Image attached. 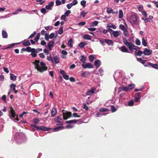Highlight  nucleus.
I'll use <instances>...</instances> for the list:
<instances>
[{
  "label": "nucleus",
  "mask_w": 158,
  "mask_h": 158,
  "mask_svg": "<svg viewBox=\"0 0 158 158\" xmlns=\"http://www.w3.org/2000/svg\"><path fill=\"white\" fill-rule=\"evenodd\" d=\"M40 37V33H38L37 35L35 37V38L34 39V40L36 42H37L38 41Z\"/></svg>",
  "instance_id": "obj_42"
},
{
  "label": "nucleus",
  "mask_w": 158,
  "mask_h": 158,
  "mask_svg": "<svg viewBox=\"0 0 158 158\" xmlns=\"http://www.w3.org/2000/svg\"><path fill=\"white\" fill-rule=\"evenodd\" d=\"M137 60L138 61L140 62L143 64L145 62L147 61V60H143L141 58H137Z\"/></svg>",
  "instance_id": "obj_37"
},
{
  "label": "nucleus",
  "mask_w": 158,
  "mask_h": 158,
  "mask_svg": "<svg viewBox=\"0 0 158 158\" xmlns=\"http://www.w3.org/2000/svg\"><path fill=\"white\" fill-rule=\"evenodd\" d=\"M96 90V89L94 87H92L90 90H88L87 92V94L88 95H90L94 93Z\"/></svg>",
  "instance_id": "obj_17"
},
{
  "label": "nucleus",
  "mask_w": 158,
  "mask_h": 158,
  "mask_svg": "<svg viewBox=\"0 0 158 158\" xmlns=\"http://www.w3.org/2000/svg\"><path fill=\"white\" fill-rule=\"evenodd\" d=\"M57 113L56 109V108L53 107L51 111V116H53L56 115Z\"/></svg>",
  "instance_id": "obj_23"
},
{
  "label": "nucleus",
  "mask_w": 158,
  "mask_h": 158,
  "mask_svg": "<svg viewBox=\"0 0 158 158\" xmlns=\"http://www.w3.org/2000/svg\"><path fill=\"white\" fill-rule=\"evenodd\" d=\"M45 0H36V2H39L40 5H42L45 2Z\"/></svg>",
  "instance_id": "obj_55"
},
{
  "label": "nucleus",
  "mask_w": 158,
  "mask_h": 158,
  "mask_svg": "<svg viewBox=\"0 0 158 158\" xmlns=\"http://www.w3.org/2000/svg\"><path fill=\"white\" fill-rule=\"evenodd\" d=\"M129 90L133 89L135 87V85L134 84H131L128 85Z\"/></svg>",
  "instance_id": "obj_50"
},
{
  "label": "nucleus",
  "mask_w": 158,
  "mask_h": 158,
  "mask_svg": "<svg viewBox=\"0 0 158 158\" xmlns=\"http://www.w3.org/2000/svg\"><path fill=\"white\" fill-rule=\"evenodd\" d=\"M82 107L83 109L85 110H87L88 109V106L85 104L84 103L83 104Z\"/></svg>",
  "instance_id": "obj_63"
},
{
  "label": "nucleus",
  "mask_w": 158,
  "mask_h": 158,
  "mask_svg": "<svg viewBox=\"0 0 158 158\" xmlns=\"http://www.w3.org/2000/svg\"><path fill=\"white\" fill-rule=\"evenodd\" d=\"M123 43L128 47L129 50L132 52L133 50H137L139 48V47L135 45L131 42H128L127 39L125 38H123Z\"/></svg>",
  "instance_id": "obj_2"
},
{
  "label": "nucleus",
  "mask_w": 158,
  "mask_h": 158,
  "mask_svg": "<svg viewBox=\"0 0 158 158\" xmlns=\"http://www.w3.org/2000/svg\"><path fill=\"white\" fill-rule=\"evenodd\" d=\"M45 28L47 31L48 30H51L53 29V27L52 26H49L47 27H45Z\"/></svg>",
  "instance_id": "obj_47"
},
{
  "label": "nucleus",
  "mask_w": 158,
  "mask_h": 158,
  "mask_svg": "<svg viewBox=\"0 0 158 158\" xmlns=\"http://www.w3.org/2000/svg\"><path fill=\"white\" fill-rule=\"evenodd\" d=\"M20 43H21V42L17 43H12L11 44H9L7 47H2V49H3V50H4V49H6L10 48L14 46L15 45L19 44Z\"/></svg>",
  "instance_id": "obj_14"
},
{
  "label": "nucleus",
  "mask_w": 158,
  "mask_h": 158,
  "mask_svg": "<svg viewBox=\"0 0 158 158\" xmlns=\"http://www.w3.org/2000/svg\"><path fill=\"white\" fill-rule=\"evenodd\" d=\"M82 66L84 69L87 68L91 69L94 68L93 66L89 63H86V62H84L82 64Z\"/></svg>",
  "instance_id": "obj_11"
},
{
  "label": "nucleus",
  "mask_w": 158,
  "mask_h": 158,
  "mask_svg": "<svg viewBox=\"0 0 158 158\" xmlns=\"http://www.w3.org/2000/svg\"><path fill=\"white\" fill-rule=\"evenodd\" d=\"M10 78L11 80L15 81L17 79V77L13 74H10Z\"/></svg>",
  "instance_id": "obj_32"
},
{
  "label": "nucleus",
  "mask_w": 158,
  "mask_h": 158,
  "mask_svg": "<svg viewBox=\"0 0 158 158\" xmlns=\"http://www.w3.org/2000/svg\"><path fill=\"white\" fill-rule=\"evenodd\" d=\"M31 55L33 57H35L37 56V55L36 54V52H35V48H34L32 49V50L31 52Z\"/></svg>",
  "instance_id": "obj_24"
},
{
  "label": "nucleus",
  "mask_w": 158,
  "mask_h": 158,
  "mask_svg": "<svg viewBox=\"0 0 158 158\" xmlns=\"http://www.w3.org/2000/svg\"><path fill=\"white\" fill-rule=\"evenodd\" d=\"M142 44L144 46H146L147 44V43L146 42L145 40L143 38L142 39Z\"/></svg>",
  "instance_id": "obj_52"
},
{
  "label": "nucleus",
  "mask_w": 158,
  "mask_h": 158,
  "mask_svg": "<svg viewBox=\"0 0 158 158\" xmlns=\"http://www.w3.org/2000/svg\"><path fill=\"white\" fill-rule=\"evenodd\" d=\"M123 16V11L121 10H120L119 11L118 17L119 18H122Z\"/></svg>",
  "instance_id": "obj_36"
},
{
  "label": "nucleus",
  "mask_w": 158,
  "mask_h": 158,
  "mask_svg": "<svg viewBox=\"0 0 158 158\" xmlns=\"http://www.w3.org/2000/svg\"><path fill=\"white\" fill-rule=\"evenodd\" d=\"M73 43V40L70 38L69 39V40L68 42V46L70 47H73V45L72 44Z\"/></svg>",
  "instance_id": "obj_33"
},
{
  "label": "nucleus",
  "mask_w": 158,
  "mask_h": 158,
  "mask_svg": "<svg viewBox=\"0 0 158 158\" xmlns=\"http://www.w3.org/2000/svg\"><path fill=\"white\" fill-rule=\"evenodd\" d=\"M108 110V109L104 108H101L99 110V111L101 112H106Z\"/></svg>",
  "instance_id": "obj_43"
},
{
  "label": "nucleus",
  "mask_w": 158,
  "mask_h": 158,
  "mask_svg": "<svg viewBox=\"0 0 158 158\" xmlns=\"http://www.w3.org/2000/svg\"><path fill=\"white\" fill-rule=\"evenodd\" d=\"M120 91H128L129 90L128 87V86H122L121 88H119Z\"/></svg>",
  "instance_id": "obj_21"
},
{
  "label": "nucleus",
  "mask_w": 158,
  "mask_h": 158,
  "mask_svg": "<svg viewBox=\"0 0 158 158\" xmlns=\"http://www.w3.org/2000/svg\"><path fill=\"white\" fill-rule=\"evenodd\" d=\"M33 122L34 123L37 124L39 122L40 120L38 118H35L33 119Z\"/></svg>",
  "instance_id": "obj_60"
},
{
  "label": "nucleus",
  "mask_w": 158,
  "mask_h": 158,
  "mask_svg": "<svg viewBox=\"0 0 158 158\" xmlns=\"http://www.w3.org/2000/svg\"><path fill=\"white\" fill-rule=\"evenodd\" d=\"M86 24V23L85 22H82L78 23V25L80 26H83L85 25Z\"/></svg>",
  "instance_id": "obj_62"
},
{
  "label": "nucleus",
  "mask_w": 158,
  "mask_h": 158,
  "mask_svg": "<svg viewBox=\"0 0 158 158\" xmlns=\"http://www.w3.org/2000/svg\"><path fill=\"white\" fill-rule=\"evenodd\" d=\"M141 94V93L138 92L135 94V102H137L140 99V95Z\"/></svg>",
  "instance_id": "obj_15"
},
{
  "label": "nucleus",
  "mask_w": 158,
  "mask_h": 158,
  "mask_svg": "<svg viewBox=\"0 0 158 158\" xmlns=\"http://www.w3.org/2000/svg\"><path fill=\"white\" fill-rule=\"evenodd\" d=\"M63 127H61L59 126L55 128H54L52 129L53 131H58L60 130L61 128H62Z\"/></svg>",
  "instance_id": "obj_41"
},
{
  "label": "nucleus",
  "mask_w": 158,
  "mask_h": 158,
  "mask_svg": "<svg viewBox=\"0 0 158 158\" xmlns=\"http://www.w3.org/2000/svg\"><path fill=\"white\" fill-rule=\"evenodd\" d=\"M83 38L87 40H91V36L87 34H85L84 35Z\"/></svg>",
  "instance_id": "obj_31"
},
{
  "label": "nucleus",
  "mask_w": 158,
  "mask_h": 158,
  "mask_svg": "<svg viewBox=\"0 0 158 158\" xmlns=\"http://www.w3.org/2000/svg\"><path fill=\"white\" fill-rule=\"evenodd\" d=\"M101 61L98 59L96 60L94 63V64L96 68L99 67L101 65Z\"/></svg>",
  "instance_id": "obj_18"
},
{
  "label": "nucleus",
  "mask_w": 158,
  "mask_h": 158,
  "mask_svg": "<svg viewBox=\"0 0 158 158\" xmlns=\"http://www.w3.org/2000/svg\"><path fill=\"white\" fill-rule=\"evenodd\" d=\"M63 27H61L58 30V34L60 35L61 34L63 33Z\"/></svg>",
  "instance_id": "obj_49"
},
{
  "label": "nucleus",
  "mask_w": 158,
  "mask_h": 158,
  "mask_svg": "<svg viewBox=\"0 0 158 158\" xmlns=\"http://www.w3.org/2000/svg\"><path fill=\"white\" fill-rule=\"evenodd\" d=\"M53 62H55L56 64H58L60 62L59 58L57 56H55L53 57Z\"/></svg>",
  "instance_id": "obj_20"
},
{
  "label": "nucleus",
  "mask_w": 158,
  "mask_h": 158,
  "mask_svg": "<svg viewBox=\"0 0 158 158\" xmlns=\"http://www.w3.org/2000/svg\"><path fill=\"white\" fill-rule=\"evenodd\" d=\"M129 22L133 27L139 25V23L137 20V17L135 15H132L130 16Z\"/></svg>",
  "instance_id": "obj_3"
},
{
  "label": "nucleus",
  "mask_w": 158,
  "mask_h": 158,
  "mask_svg": "<svg viewBox=\"0 0 158 158\" xmlns=\"http://www.w3.org/2000/svg\"><path fill=\"white\" fill-rule=\"evenodd\" d=\"M152 51L151 50L148 49L147 48H145L144 49L143 53L145 55L149 56L152 54Z\"/></svg>",
  "instance_id": "obj_12"
},
{
  "label": "nucleus",
  "mask_w": 158,
  "mask_h": 158,
  "mask_svg": "<svg viewBox=\"0 0 158 158\" xmlns=\"http://www.w3.org/2000/svg\"><path fill=\"white\" fill-rule=\"evenodd\" d=\"M119 49L122 52H128L129 51L128 50L127 48L125 46H123L121 47L120 48H119Z\"/></svg>",
  "instance_id": "obj_19"
},
{
  "label": "nucleus",
  "mask_w": 158,
  "mask_h": 158,
  "mask_svg": "<svg viewBox=\"0 0 158 158\" xmlns=\"http://www.w3.org/2000/svg\"><path fill=\"white\" fill-rule=\"evenodd\" d=\"M124 35L126 37L128 36L129 34L128 31L127 29H126L124 31Z\"/></svg>",
  "instance_id": "obj_57"
},
{
  "label": "nucleus",
  "mask_w": 158,
  "mask_h": 158,
  "mask_svg": "<svg viewBox=\"0 0 158 158\" xmlns=\"http://www.w3.org/2000/svg\"><path fill=\"white\" fill-rule=\"evenodd\" d=\"M34 48H31L30 47H27L26 48V51L29 52H31Z\"/></svg>",
  "instance_id": "obj_59"
},
{
  "label": "nucleus",
  "mask_w": 158,
  "mask_h": 158,
  "mask_svg": "<svg viewBox=\"0 0 158 158\" xmlns=\"http://www.w3.org/2000/svg\"><path fill=\"white\" fill-rule=\"evenodd\" d=\"M14 138L18 144H20L25 141V137L23 134L21 133H17L15 136Z\"/></svg>",
  "instance_id": "obj_4"
},
{
  "label": "nucleus",
  "mask_w": 158,
  "mask_h": 158,
  "mask_svg": "<svg viewBox=\"0 0 158 158\" xmlns=\"http://www.w3.org/2000/svg\"><path fill=\"white\" fill-rule=\"evenodd\" d=\"M10 115H9L10 119H12L13 118H15L16 116V113L13 108L11 107L10 110Z\"/></svg>",
  "instance_id": "obj_10"
},
{
  "label": "nucleus",
  "mask_w": 158,
  "mask_h": 158,
  "mask_svg": "<svg viewBox=\"0 0 158 158\" xmlns=\"http://www.w3.org/2000/svg\"><path fill=\"white\" fill-rule=\"evenodd\" d=\"M54 43V42L53 41L49 42L48 44V47H53Z\"/></svg>",
  "instance_id": "obj_38"
},
{
  "label": "nucleus",
  "mask_w": 158,
  "mask_h": 158,
  "mask_svg": "<svg viewBox=\"0 0 158 158\" xmlns=\"http://www.w3.org/2000/svg\"><path fill=\"white\" fill-rule=\"evenodd\" d=\"M105 42L109 46L113 44V41L111 40L106 39L105 40Z\"/></svg>",
  "instance_id": "obj_26"
},
{
  "label": "nucleus",
  "mask_w": 158,
  "mask_h": 158,
  "mask_svg": "<svg viewBox=\"0 0 158 158\" xmlns=\"http://www.w3.org/2000/svg\"><path fill=\"white\" fill-rule=\"evenodd\" d=\"M34 63L35 68L41 73H43L47 69L45 64L43 62H40L39 60H35Z\"/></svg>",
  "instance_id": "obj_1"
},
{
  "label": "nucleus",
  "mask_w": 158,
  "mask_h": 158,
  "mask_svg": "<svg viewBox=\"0 0 158 158\" xmlns=\"http://www.w3.org/2000/svg\"><path fill=\"white\" fill-rule=\"evenodd\" d=\"M106 11L108 14H110L112 13L113 14H114V11L110 7H109L107 8Z\"/></svg>",
  "instance_id": "obj_22"
},
{
  "label": "nucleus",
  "mask_w": 158,
  "mask_h": 158,
  "mask_svg": "<svg viewBox=\"0 0 158 158\" xmlns=\"http://www.w3.org/2000/svg\"><path fill=\"white\" fill-rule=\"evenodd\" d=\"M23 45L25 46H28L30 45V43L29 41L23 42Z\"/></svg>",
  "instance_id": "obj_53"
},
{
  "label": "nucleus",
  "mask_w": 158,
  "mask_h": 158,
  "mask_svg": "<svg viewBox=\"0 0 158 158\" xmlns=\"http://www.w3.org/2000/svg\"><path fill=\"white\" fill-rule=\"evenodd\" d=\"M96 56L94 55H90L89 56V61L91 62L93 61L94 59L96 58Z\"/></svg>",
  "instance_id": "obj_27"
},
{
  "label": "nucleus",
  "mask_w": 158,
  "mask_h": 158,
  "mask_svg": "<svg viewBox=\"0 0 158 158\" xmlns=\"http://www.w3.org/2000/svg\"><path fill=\"white\" fill-rule=\"evenodd\" d=\"M87 13V12H85V11L83 10L81 12L80 15L83 17H84Z\"/></svg>",
  "instance_id": "obj_46"
},
{
  "label": "nucleus",
  "mask_w": 158,
  "mask_h": 158,
  "mask_svg": "<svg viewBox=\"0 0 158 158\" xmlns=\"http://www.w3.org/2000/svg\"><path fill=\"white\" fill-rule=\"evenodd\" d=\"M135 43L136 44L138 45H140L141 43L139 40L138 39H136L135 40Z\"/></svg>",
  "instance_id": "obj_58"
},
{
  "label": "nucleus",
  "mask_w": 158,
  "mask_h": 158,
  "mask_svg": "<svg viewBox=\"0 0 158 158\" xmlns=\"http://www.w3.org/2000/svg\"><path fill=\"white\" fill-rule=\"evenodd\" d=\"M31 126L32 127L35 128L38 131L43 130L44 131H48L52 129L51 128L46 127L44 126L39 127L35 124H32L31 125Z\"/></svg>",
  "instance_id": "obj_6"
},
{
  "label": "nucleus",
  "mask_w": 158,
  "mask_h": 158,
  "mask_svg": "<svg viewBox=\"0 0 158 158\" xmlns=\"http://www.w3.org/2000/svg\"><path fill=\"white\" fill-rule=\"evenodd\" d=\"M86 3V1L85 0H82L81 2V4L83 7H85Z\"/></svg>",
  "instance_id": "obj_44"
},
{
  "label": "nucleus",
  "mask_w": 158,
  "mask_h": 158,
  "mask_svg": "<svg viewBox=\"0 0 158 158\" xmlns=\"http://www.w3.org/2000/svg\"><path fill=\"white\" fill-rule=\"evenodd\" d=\"M90 74V73L88 71H82L81 72V76L83 77H86Z\"/></svg>",
  "instance_id": "obj_16"
},
{
  "label": "nucleus",
  "mask_w": 158,
  "mask_h": 158,
  "mask_svg": "<svg viewBox=\"0 0 158 158\" xmlns=\"http://www.w3.org/2000/svg\"><path fill=\"white\" fill-rule=\"evenodd\" d=\"M71 12L70 10H67L64 13V15L66 16H68L71 13Z\"/></svg>",
  "instance_id": "obj_64"
},
{
  "label": "nucleus",
  "mask_w": 158,
  "mask_h": 158,
  "mask_svg": "<svg viewBox=\"0 0 158 158\" xmlns=\"http://www.w3.org/2000/svg\"><path fill=\"white\" fill-rule=\"evenodd\" d=\"M98 71L99 72V73H98V75L100 76V75H103L102 73L103 72V70L101 68L100 69L98 70Z\"/></svg>",
  "instance_id": "obj_56"
},
{
  "label": "nucleus",
  "mask_w": 158,
  "mask_h": 158,
  "mask_svg": "<svg viewBox=\"0 0 158 158\" xmlns=\"http://www.w3.org/2000/svg\"><path fill=\"white\" fill-rule=\"evenodd\" d=\"M61 19L65 21L66 20V16L64 14L62 15L61 16Z\"/></svg>",
  "instance_id": "obj_61"
},
{
  "label": "nucleus",
  "mask_w": 158,
  "mask_h": 158,
  "mask_svg": "<svg viewBox=\"0 0 158 158\" xmlns=\"http://www.w3.org/2000/svg\"><path fill=\"white\" fill-rule=\"evenodd\" d=\"M2 37L3 38H6L8 36V35L6 32L5 31L3 30L2 31Z\"/></svg>",
  "instance_id": "obj_28"
},
{
  "label": "nucleus",
  "mask_w": 158,
  "mask_h": 158,
  "mask_svg": "<svg viewBox=\"0 0 158 158\" xmlns=\"http://www.w3.org/2000/svg\"><path fill=\"white\" fill-rule=\"evenodd\" d=\"M54 120L56 125L62 126L63 125L64 119L61 115L56 117Z\"/></svg>",
  "instance_id": "obj_5"
},
{
  "label": "nucleus",
  "mask_w": 158,
  "mask_h": 158,
  "mask_svg": "<svg viewBox=\"0 0 158 158\" xmlns=\"http://www.w3.org/2000/svg\"><path fill=\"white\" fill-rule=\"evenodd\" d=\"M111 110L112 112H114L117 110V109L114 106H111Z\"/></svg>",
  "instance_id": "obj_45"
},
{
  "label": "nucleus",
  "mask_w": 158,
  "mask_h": 158,
  "mask_svg": "<svg viewBox=\"0 0 158 158\" xmlns=\"http://www.w3.org/2000/svg\"><path fill=\"white\" fill-rule=\"evenodd\" d=\"M109 31L113 32L112 34L114 37H117L121 34V32L120 31H114L110 28H109Z\"/></svg>",
  "instance_id": "obj_9"
},
{
  "label": "nucleus",
  "mask_w": 158,
  "mask_h": 158,
  "mask_svg": "<svg viewBox=\"0 0 158 158\" xmlns=\"http://www.w3.org/2000/svg\"><path fill=\"white\" fill-rule=\"evenodd\" d=\"M134 105V102L133 100H131L129 101L128 102V104L127 105H125V106H132Z\"/></svg>",
  "instance_id": "obj_34"
},
{
  "label": "nucleus",
  "mask_w": 158,
  "mask_h": 158,
  "mask_svg": "<svg viewBox=\"0 0 158 158\" xmlns=\"http://www.w3.org/2000/svg\"><path fill=\"white\" fill-rule=\"evenodd\" d=\"M119 28L123 31H124V30L127 29H126L125 27L123 24L120 25Z\"/></svg>",
  "instance_id": "obj_51"
},
{
  "label": "nucleus",
  "mask_w": 158,
  "mask_h": 158,
  "mask_svg": "<svg viewBox=\"0 0 158 158\" xmlns=\"http://www.w3.org/2000/svg\"><path fill=\"white\" fill-rule=\"evenodd\" d=\"M79 58L81 62L83 63L85 62L86 58L84 55H81Z\"/></svg>",
  "instance_id": "obj_29"
},
{
  "label": "nucleus",
  "mask_w": 158,
  "mask_h": 158,
  "mask_svg": "<svg viewBox=\"0 0 158 158\" xmlns=\"http://www.w3.org/2000/svg\"><path fill=\"white\" fill-rule=\"evenodd\" d=\"M47 59L49 61H51L52 63H53V60L52 58V56L51 55L49 56H48L47 57Z\"/></svg>",
  "instance_id": "obj_39"
},
{
  "label": "nucleus",
  "mask_w": 158,
  "mask_h": 158,
  "mask_svg": "<svg viewBox=\"0 0 158 158\" xmlns=\"http://www.w3.org/2000/svg\"><path fill=\"white\" fill-rule=\"evenodd\" d=\"M136 56H140L143 53V52L140 50H139L138 52H135Z\"/></svg>",
  "instance_id": "obj_54"
},
{
  "label": "nucleus",
  "mask_w": 158,
  "mask_h": 158,
  "mask_svg": "<svg viewBox=\"0 0 158 158\" xmlns=\"http://www.w3.org/2000/svg\"><path fill=\"white\" fill-rule=\"evenodd\" d=\"M150 66L155 69H157L158 68V64H153L151 63L150 64Z\"/></svg>",
  "instance_id": "obj_40"
},
{
  "label": "nucleus",
  "mask_w": 158,
  "mask_h": 158,
  "mask_svg": "<svg viewBox=\"0 0 158 158\" xmlns=\"http://www.w3.org/2000/svg\"><path fill=\"white\" fill-rule=\"evenodd\" d=\"M60 73V74L62 75L63 78L66 80H68L69 79V76L68 75L66 74L65 71L63 70H61Z\"/></svg>",
  "instance_id": "obj_13"
},
{
  "label": "nucleus",
  "mask_w": 158,
  "mask_h": 158,
  "mask_svg": "<svg viewBox=\"0 0 158 158\" xmlns=\"http://www.w3.org/2000/svg\"><path fill=\"white\" fill-rule=\"evenodd\" d=\"M72 115V113L70 112H63V115L62 117H63L64 120H66L67 118L71 117Z\"/></svg>",
  "instance_id": "obj_8"
},
{
  "label": "nucleus",
  "mask_w": 158,
  "mask_h": 158,
  "mask_svg": "<svg viewBox=\"0 0 158 158\" xmlns=\"http://www.w3.org/2000/svg\"><path fill=\"white\" fill-rule=\"evenodd\" d=\"M122 74L118 71H116L114 73V74L113 75L114 80L117 82V80L119 79L120 81L121 80V76Z\"/></svg>",
  "instance_id": "obj_7"
},
{
  "label": "nucleus",
  "mask_w": 158,
  "mask_h": 158,
  "mask_svg": "<svg viewBox=\"0 0 158 158\" xmlns=\"http://www.w3.org/2000/svg\"><path fill=\"white\" fill-rule=\"evenodd\" d=\"M87 43L86 41H84L83 42H81L79 44V46H80V47L81 48H83L84 46L86 45L87 44Z\"/></svg>",
  "instance_id": "obj_35"
},
{
  "label": "nucleus",
  "mask_w": 158,
  "mask_h": 158,
  "mask_svg": "<svg viewBox=\"0 0 158 158\" xmlns=\"http://www.w3.org/2000/svg\"><path fill=\"white\" fill-rule=\"evenodd\" d=\"M15 85L13 83H12L10 85V88L12 89L13 91H15Z\"/></svg>",
  "instance_id": "obj_48"
},
{
  "label": "nucleus",
  "mask_w": 158,
  "mask_h": 158,
  "mask_svg": "<svg viewBox=\"0 0 158 158\" xmlns=\"http://www.w3.org/2000/svg\"><path fill=\"white\" fill-rule=\"evenodd\" d=\"M107 27H111L113 29H116L117 28L116 26L113 24L111 23H108L107 24Z\"/></svg>",
  "instance_id": "obj_30"
},
{
  "label": "nucleus",
  "mask_w": 158,
  "mask_h": 158,
  "mask_svg": "<svg viewBox=\"0 0 158 158\" xmlns=\"http://www.w3.org/2000/svg\"><path fill=\"white\" fill-rule=\"evenodd\" d=\"M77 121H78V120H77L73 119V120L66 121L65 122V123H67V124L75 123H76Z\"/></svg>",
  "instance_id": "obj_25"
}]
</instances>
